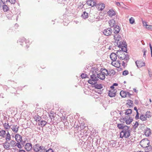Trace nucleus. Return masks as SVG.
Returning a JSON list of instances; mask_svg holds the SVG:
<instances>
[{"label":"nucleus","instance_id":"47","mask_svg":"<svg viewBox=\"0 0 152 152\" xmlns=\"http://www.w3.org/2000/svg\"><path fill=\"white\" fill-rule=\"evenodd\" d=\"M127 63H126V61L125 62L123 61L122 64V66H123L124 68H125L127 66Z\"/></svg>","mask_w":152,"mask_h":152},{"label":"nucleus","instance_id":"15","mask_svg":"<svg viewBox=\"0 0 152 152\" xmlns=\"http://www.w3.org/2000/svg\"><path fill=\"white\" fill-rule=\"evenodd\" d=\"M96 77L102 80H103L105 78L104 74L103 73V72L102 71H101V73H100L97 74V76Z\"/></svg>","mask_w":152,"mask_h":152},{"label":"nucleus","instance_id":"51","mask_svg":"<svg viewBox=\"0 0 152 152\" xmlns=\"http://www.w3.org/2000/svg\"><path fill=\"white\" fill-rule=\"evenodd\" d=\"M142 23L143 25L144 26H148V25L147 24V23L145 21H142Z\"/></svg>","mask_w":152,"mask_h":152},{"label":"nucleus","instance_id":"12","mask_svg":"<svg viewBox=\"0 0 152 152\" xmlns=\"http://www.w3.org/2000/svg\"><path fill=\"white\" fill-rule=\"evenodd\" d=\"M113 32L115 34H118L119 32L121 29L120 27L117 25H116L113 28Z\"/></svg>","mask_w":152,"mask_h":152},{"label":"nucleus","instance_id":"39","mask_svg":"<svg viewBox=\"0 0 152 152\" xmlns=\"http://www.w3.org/2000/svg\"><path fill=\"white\" fill-rule=\"evenodd\" d=\"M7 2H9L11 4H14L16 2V0H6Z\"/></svg>","mask_w":152,"mask_h":152},{"label":"nucleus","instance_id":"61","mask_svg":"<svg viewBox=\"0 0 152 152\" xmlns=\"http://www.w3.org/2000/svg\"><path fill=\"white\" fill-rule=\"evenodd\" d=\"M139 118V115H136V116H135V119L136 120H137Z\"/></svg>","mask_w":152,"mask_h":152},{"label":"nucleus","instance_id":"62","mask_svg":"<svg viewBox=\"0 0 152 152\" xmlns=\"http://www.w3.org/2000/svg\"><path fill=\"white\" fill-rule=\"evenodd\" d=\"M151 113H150V114H147V117H148V118H150L151 116Z\"/></svg>","mask_w":152,"mask_h":152},{"label":"nucleus","instance_id":"55","mask_svg":"<svg viewBox=\"0 0 152 152\" xmlns=\"http://www.w3.org/2000/svg\"><path fill=\"white\" fill-rule=\"evenodd\" d=\"M100 71H105L106 72H109V71H108V70H107V69H103L102 68L100 70Z\"/></svg>","mask_w":152,"mask_h":152},{"label":"nucleus","instance_id":"16","mask_svg":"<svg viewBox=\"0 0 152 152\" xmlns=\"http://www.w3.org/2000/svg\"><path fill=\"white\" fill-rule=\"evenodd\" d=\"M15 138L17 142H21L22 141V136L18 134H17L15 135Z\"/></svg>","mask_w":152,"mask_h":152},{"label":"nucleus","instance_id":"17","mask_svg":"<svg viewBox=\"0 0 152 152\" xmlns=\"http://www.w3.org/2000/svg\"><path fill=\"white\" fill-rule=\"evenodd\" d=\"M87 3L88 5L92 7L96 6V2L93 0H90L88 1L87 2Z\"/></svg>","mask_w":152,"mask_h":152},{"label":"nucleus","instance_id":"4","mask_svg":"<svg viewBox=\"0 0 152 152\" xmlns=\"http://www.w3.org/2000/svg\"><path fill=\"white\" fill-rule=\"evenodd\" d=\"M124 52L118 53L117 54L118 57L121 60H125L126 63H127L129 59V56L128 54H125V53H124Z\"/></svg>","mask_w":152,"mask_h":152},{"label":"nucleus","instance_id":"6","mask_svg":"<svg viewBox=\"0 0 152 152\" xmlns=\"http://www.w3.org/2000/svg\"><path fill=\"white\" fill-rule=\"evenodd\" d=\"M26 39L24 38H23L22 39H19L18 41V42L20 43V44L22 45H25L27 48L29 47V44L28 43V44H27V43Z\"/></svg>","mask_w":152,"mask_h":152},{"label":"nucleus","instance_id":"56","mask_svg":"<svg viewBox=\"0 0 152 152\" xmlns=\"http://www.w3.org/2000/svg\"><path fill=\"white\" fill-rule=\"evenodd\" d=\"M110 88L111 89V90H116V89H115L114 88H115V87H114L112 85V86H111L110 87Z\"/></svg>","mask_w":152,"mask_h":152},{"label":"nucleus","instance_id":"54","mask_svg":"<svg viewBox=\"0 0 152 152\" xmlns=\"http://www.w3.org/2000/svg\"><path fill=\"white\" fill-rule=\"evenodd\" d=\"M150 113H151V112H150V111H147V112H146V114H145L144 115L146 116L147 117V118L148 117H147V114H150Z\"/></svg>","mask_w":152,"mask_h":152},{"label":"nucleus","instance_id":"10","mask_svg":"<svg viewBox=\"0 0 152 152\" xmlns=\"http://www.w3.org/2000/svg\"><path fill=\"white\" fill-rule=\"evenodd\" d=\"M117 57H118V54L114 53H112L110 55V57L112 61L114 62L116 61Z\"/></svg>","mask_w":152,"mask_h":152},{"label":"nucleus","instance_id":"35","mask_svg":"<svg viewBox=\"0 0 152 152\" xmlns=\"http://www.w3.org/2000/svg\"><path fill=\"white\" fill-rule=\"evenodd\" d=\"M16 143L15 141L13 140H12L10 142V145L12 147H13L14 146H15Z\"/></svg>","mask_w":152,"mask_h":152},{"label":"nucleus","instance_id":"30","mask_svg":"<svg viewBox=\"0 0 152 152\" xmlns=\"http://www.w3.org/2000/svg\"><path fill=\"white\" fill-rule=\"evenodd\" d=\"M120 95L122 97H125L126 96V92L121 91L120 93Z\"/></svg>","mask_w":152,"mask_h":152},{"label":"nucleus","instance_id":"3","mask_svg":"<svg viewBox=\"0 0 152 152\" xmlns=\"http://www.w3.org/2000/svg\"><path fill=\"white\" fill-rule=\"evenodd\" d=\"M126 129H124L122 130L120 134V137L121 138L125 137L126 138H128L130 135L131 130L129 128V126H128Z\"/></svg>","mask_w":152,"mask_h":152},{"label":"nucleus","instance_id":"1","mask_svg":"<svg viewBox=\"0 0 152 152\" xmlns=\"http://www.w3.org/2000/svg\"><path fill=\"white\" fill-rule=\"evenodd\" d=\"M93 74L91 75V79L88 81V83L92 85L96 88L101 89L103 88L102 85L101 84L97 83V81L98 80V78L96 77L95 73L94 72H92Z\"/></svg>","mask_w":152,"mask_h":152},{"label":"nucleus","instance_id":"49","mask_svg":"<svg viewBox=\"0 0 152 152\" xmlns=\"http://www.w3.org/2000/svg\"><path fill=\"white\" fill-rule=\"evenodd\" d=\"M45 152H53V150L51 148H49L47 150L45 151Z\"/></svg>","mask_w":152,"mask_h":152},{"label":"nucleus","instance_id":"50","mask_svg":"<svg viewBox=\"0 0 152 152\" xmlns=\"http://www.w3.org/2000/svg\"><path fill=\"white\" fill-rule=\"evenodd\" d=\"M146 28L147 29L152 31V26L148 25Z\"/></svg>","mask_w":152,"mask_h":152},{"label":"nucleus","instance_id":"13","mask_svg":"<svg viewBox=\"0 0 152 152\" xmlns=\"http://www.w3.org/2000/svg\"><path fill=\"white\" fill-rule=\"evenodd\" d=\"M117 92V90H109L108 93V96L110 97H112L115 96Z\"/></svg>","mask_w":152,"mask_h":152},{"label":"nucleus","instance_id":"36","mask_svg":"<svg viewBox=\"0 0 152 152\" xmlns=\"http://www.w3.org/2000/svg\"><path fill=\"white\" fill-rule=\"evenodd\" d=\"M109 75L110 76L113 75L115 74V72L113 69H111L109 71Z\"/></svg>","mask_w":152,"mask_h":152},{"label":"nucleus","instance_id":"25","mask_svg":"<svg viewBox=\"0 0 152 152\" xmlns=\"http://www.w3.org/2000/svg\"><path fill=\"white\" fill-rule=\"evenodd\" d=\"M47 122L44 120H41L39 122V125L42 127H44L46 124Z\"/></svg>","mask_w":152,"mask_h":152},{"label":"nucleus","instance_id":"63","mask_svg":"<svg viewBox=\"0 0 152 152\" xmlns=\"http://www.w3.org/2000/svg\"><path fill=\"white\" fill-rule=\"evenodd\" d=\"M149 75L150 77H151L152 76V74H151V72H150V71H148Z\"/></svg>","mask_w":152,"mask_h":152},{"label":"nucleus","instance_id":"44","mask_svg":"<svg viewBox=\"0 0 152 152\" xmlns=\"http://www.w3.org/2000/svg\"><path fill=\"white\" fill-rule=\"evenodd\" d=\"M129 74V72L127 70H125L123 72V75L124 76H126Z\"/></svg>","mask_w":152,"mask_h":152},{"label":"nucleus","instance_id":"42","mask_svg":"<svg viewBox=\"0 0 152 152\" xmlns=\"http://www.w3.org/2000/svg\"><path fill=\"white\" fill-rule=\"evenodd\" d=\"M133 124H134L133 127L134 128L136 129L137 127L138 126L139 124L137 121H136L135 123H133Z\"/></svg>","mask_w":152,"mask_h":152},{"label":"nucleus","instance_id":"41","mask_svg":"<svg viewBox=\"0 0 152 152\" xmlns=\"http://www.w3.org/2000/svg\"><path fill=\"white\" fill-rule=\"evenodd\" d=\"M129 20L130 23L131 24H133L135 21L134 19L132 17H131L129 19Z\"/></svg>","mask_w":152,"mask_h":152},{"label":"nucleus","instance_id":"58","mask_svg":"<svg viewBox=\"0 0 152 152\" xmlns=\"http://www.w3.org/2000/svg\"><path fill=\"white\" fill-rule=\"evenodd\" d=\"M18 152H26V151L23 149H19L18 150Z\"/></svg>","mask_w":152,"mask_h":152},{"label":"nucleus","instance_id":"33","mask_svg":"<svg viewBox=\"0 0 152 152\" xmlns=\"http://www.w3.org/2000/svg\"><path fill=\"white\" fill-rule=\"evenodd\" d=\"M11 137L10 136V134L9 132H8L6 134V136L5 138L6 140V141H9L11 140Z\"/></svg>","mask_w":152,"mask_h":152},{"label":"nucleus","instance_id":"46","mask_svg":"<svg viewBox=\"0 0 152 152\" xmlns=\"http://www.w3.org/2000/svg\"><path fill=\"white\" fill-rule=\"evenodd\" d=\"M114 38L115 40V42H117V43H119V39L117 38V37H116V36H114Z\"/></svg>","mask_w":152,"mask_h":152},{"label":"nucleus","instance_id":"48","mask_svg":"<svg viewBox=\"0 0 152 152\" xmlns=\"http://www.w3.org/2000/svg\"><path fill=\"white\" fill-rule=\"evenodd\" d=\"M142 51L144 53V54H143V57H145H145L146 56V55L145 54V53L146 52L147 50L145 49H144L142 50Z\"/></svg>","mask_w":152,"mask_h":152},{"label":"nucleus","instance_id":"14","mask_svg":"<svg viewBox=\"0 0 152 152\" xmlns=\"http://www.w3.org/2000/svg\"><path fill=\"white\" fill-rule=\"evenodd\" d=\"M25 148L26 151H29L33 148L32 145L30 143H27L25 145Z\"/></svg>","mask_w":152,"mask_h":152},{"label":"nucleus","instance_id":"45","mask_svg":"<svg viewBox=\"0 0 152 152\" xmlns=\"http://www.w3.org/2000/svg\"><path fill=\"white\" fill-rule=\"evenodd\" d=\"M87 75L86 74H85L83 73H82L81 75V78L83 79L87 77Z\"/></svg>","mask_w":152,"mask_h":152},{"label":"nucleus","instance_id":"32","mask_svg":"<svg viewBox=\"0 0 152 152\" xmlns=\"http://www.w3.org/2000/svg\"><path fill=\"white\" fill-rule=\"evenodd\" d=\"M4 128L6 129H9L11 128V125H9L8 123H5L4 124Z\"/></svg>","mask_w":152,"mask_h":152},{"label":"nucleus","instance_id":"9","mask_svg":"<svg viewBox=\"0 0 152 152\" xmlns=\"http://www.w3.org/2000/svg\"><path fill=\"white\" fill-rule=\"evenodd\" d=\"M19 127L17 125H11V129L12 131L15 133H16L18 132Z\"/></svg>","mask_w":152,"mask_h":152},{"label":"nucleus","instance_id":"18","mask_svg":"<svg viewBox=\"0 0 152 152\" xmlns=\"http://www.w3.org/2000/svg\"><path fill=\"white\" fill-rule=\"evenodd\" d=\"M8 141H6L3 143V146L4 148L6 150H8L10 149V144Z\"/></svg>","mask_w":152,"mask_h":152},{"label":"nucleus","instance_id":"57","mask_svg":"<svg viewBox=\"0 0 152 152\" xmlns=\"http://www.w3.org/2000/svg\"><path fill=\"white\" fill-rule=\"evenodd\" d=\"M134 103L136 104H138V103H139V101L138 100H137V99H135V100H134Z\"/></svg>","mask_w":152,"mask_h":152},{"label":"nucleus","instance_id":"26","mask_svg":"<svg viewBox=\"0 0 152 152\" xmlns=\"http://www.w3.org/2000/svg\"><path fill=\"white\" fill-rule=\"evenodd\" d=\"M34 118L36 121L37 122L39 121V122L42 119L41 117L38 115H34Z\"/></svg>","mask_w":152,"mask_h":152},{"label":"nucleus","instance_id":"7","mask_svg":"<svg viewBox=\"0 0 152 152\" xmlns=\"http://www.w3.org/2000/svg\"><path fill=\"white\" fill-rule=\"evenodd\" d=\"M128 117L127 116L126 118V116L124 118H121V120H123L124 121L126 124L128 125L130 124L133 121V119L130 117H129L128 118Z\"/></svg>","mask_w":152,"mask_h":152},{"label":"nucleus","instance_id":"21","mask_svg":"<svg viewBox=\"0 0 152 152\" xmlns=\"http://www.w3.org/2000/svg\"><path fill=\"white\" fill-rule=\"evenodd\" d=\"M151 129L149 128H147L145 130L144 133L145 135L147 137H148L151 134Z\"/></svg>","mask_w":152,"mask_h":152},{"label":"nucleus","instance_id":"11","mask_svg":"<svg viewBox=\"0 0 152 152\" xmlns=\"http://www.w3.org/2000/svg\"><path fill=\"white\" fill-rule=\"evenodd\" d=\"M135 64L138 68H140L145 65V63L141 61H137L135 62Z\"/></svg>","mask_w":152,"mask_h":152},{"label":"nucleus","instance_id":"53","mask_svg":"<svg viewBox=\"0 0 152 152\" xmlns=\"http://www.w3.org/2000/svg\"><path fill=\"white\" fill-rule=\"evenodd\" d=\"M117 63V66H121V61H116Z\"/></svg>","mask_w":152,"mask_h":152},{"label":"nucleus","instance_id":"37","mask_svg":"<svg viewBox=\"0 0 152 152\" xmlns=\"http://www.w3.org/2000/svg\"><path fill=\"white\" fill-rule=\"evenodd\" d=\"M117 141H116L115 140H112L110 142V144L112 145V146L114 147L116 145V144Z\"/></svg>","mask_w":152,"mask_h":152},{"label":"nucleus","instance_id":"31","mask_svg":"<svg viewBox=\"0 0 152 152\" xmlns=\"http://www.w3.org/2000/svg\"><path fill=\"white\" fill-rule=\"evenodd\" d=\"M3 10L5 12H7L9 10V7L6 5L4 4L3 6Z\"/></svg>","mask_w":152,"mask_h":152},{"label":"nucleus","instance_id":"60","mask_svg":"<svg viewBox=\"0 0 152 152\" xmlns=\"http://www.w3.org/2000/svg\"><path fill=\"white\" fill-rule=\"evenodd\" d=\"M21 142V144L23 146H24L25 141H22V140Z\"/></svg>","mask_w":152,"mask_h":152},{"label":"nucleus","instance_id":"5","mask_svg":"<svg viewBox=\"0 0 152 152\" xmlns=\"http://www.w3.org/2000/svg\"><path fill=\"white\" fill-rule=\"evenodd\" d=\"M140 144L142 147L144 148L150 145V142L147 138H144L142 139L140 142Z\"/></svg>","mask_w":152,"mask_h":152},{"label":"nucleus","instance_id":"23","mask_svg":"<svg viewBox=\"0 0 152 152\" xmlns=\"http://www.w3.org/2000/svg\"><path fill=\"white\" fill-rule=\"evenodd\" d=\"M126 104L128 105L129 107H133V102L131 100H127Z\"/></svg>","mask_w":152,"mask_h":152},{"label":"nucleus","instance_id":"22","mask_svg":"<svg viewBox=\"0 0 152 152\" xmlns=\"http://www.w3.org/2000/svg\"><path fill=\"white\" fill-rule=\"evenodd\" d=\"M107 13L109 15L110 17L114 16L116 14L115 12L112 9L110 10L107 12Z\"/></svg>","mask_w":152,"mask_h":152},{"label":"nucleus","instance_id":"20","mask_svg":"<svg viewBox=\"0 0 152 152\" xmlns=\"http://www.w3.org/2000/svg\"><path fill=\"white\" fill-rule=\"evenodd\" d=\"M127 126L124 125L123 124H117V127L119 129H121L122 130H124V129H126Z\"/></svg>","mask_w":152,"mask_h":152},{"label":"nucleus","instance_id":"38","mask_svg":"<svg viewBox=\"0 0 152 152\" xmlns=\"http://www.w3.org/2000/svg\"><path fill=\"white\" fill-rule=\"evenodd\" d=\"M15 146H17L18 148L20 149L22 148H23V146H22L20 142H17Z\"/></svg>","mask_w":152,"mask_h":152},{"label":"nucleus","instance_id":"64","mask_svg":"<svg viewBox=\"0 0 152 152\" xmlns=\"http://www.w3.org/2000/svg\"><path fill=\"white\" fill-rule=\"evenodd\" d=\"M118 83H114L113 85V86H118Z\"/></svg>","mask_w":152,"mask_h":152},{"label":"nucleus","instance_id":"19","mask_svg":"<svg viewBox=\"0 0 152 152\" xmlns=\"http://www.w3.org/2000/svg\"><path fill=\"white\" fill-rule=\"evenodd\" d=\"M144 148L145 151V152H152V146L151 145H149L145 147Z\"/></svg>","mask_w":152,"mask_h":152},{"label":"nucleus","instance_id":"29","mask_svg":"<svg viewBox=\"0 0 152 152\" xmlns=\"http://www.w3.org/2000/svg\"><path fill=\"white\" fill-rule=\"evenodd\" d=\"M140 119L142 121H145L147 120L146 116H145L143 114H141L140 115Z\"/></svg>","mask_w":152,"mask_h":152},{"label":"nucleus","instance_id":"52","mask_svg":"<svg viewBox=\"0 0 152 152\" xmlns=\"http://www.w3.org/2000/svg\"><path fill=\"white\" fill-rule=\"evenodd\" d=\"M132 94H130L129 92H126V96L127 95L129 97H130Z\"/></svg>","mask_w":152,"mask_h":152},{"label":"nucleus","instance_id":"43","mask_svg":"<svg viewBox=\"0 0 152 152\" xmlns=\"http://www.w3.org/2000/svg\"><path fill=\"white\" fill-rule=\"evenodd\" d=\"M99 6L101 7L100 10H102L105 8V4H104L102 3L99 5Z\"/></svg>","mask_w":152,"mask_h":152},{"label":"nucleus","instance_id":"8","mask_svg":"<svg viewBox=\"0 0 152 152\" xmlns=\"http://www.w3.org/2000/svg\"><path fill=\"white\" fill-rule=\"evenodd\" d=\"M112 33V30L111 28H108L104 29L103 32V34L107 36L110 35Z\"/></svg>","mask_w":152,"mask_h":152},{"label":"nucleus","instance_id":"24","mask_svg":"<svg viewBox=\"0 0 152 152\" xmlns=\"http://www.w3.org/2000/svg\"><path fill=\"white\" fill-rule=\"evenodd\" d=\"M109 23L110 24V26L111 28H113L115 26V21L114 20H110L109 21Z\"/></svg>","mask_w":152,"mask_h":152},{"label":"nucleus","instance_id":"28","mask_svg":"<svg viewBox=\"0 0 152 152\" xmlns=\"http://www.w3.org/2000/svg\"><path fill=\"white\" fill-rule=\"evenodd\" d=\"M81 17L83 19H86L88 17V14L86 12H84L81 15Z\"/></svg>","mask_w":152,"mask_h":152},{"label":"nucleus","instance_id":"2","mask_svg":"<svg viewBox=\"0 0 152 152\" xmlns=\"http://www.w3.org/2000/svg\"><path fill=\"white\" fill-rule=\"evenodd\" d=\"M117 45L119 48H121V50L117 51L116 52L117 54H118L119 52L122 53V52L127 53V45L125 41H119V43H117Z\"/></svg>","mask_w":152,"mask_h":152},{"label":"nucleus","instance_id":"34","mask_svg":"<svg viewBox=\"0 0 152 152\" xmlns=\"http://www.w3.org/2000/svg\"><path fill=\"white\" fill-rule=\"evenodd\" d=\"M132 110L131 109H129L126 110L125 113L126 115H129L132 113Z\"/></svg>","mask_w":152,"mask_h":152},{"label":"nucleus","instance_id":"40","mask_svg":"<svg viewBox=\"0 0 152 152\" xmlns=\"http://www.w3.org/2000/svg\"><path fill=\"white\" fill-rule=\"evenodd\" d=\"M117 63L116 62V61H115L114 62L113 61L112 62L111 64L113 65L114 66H115V67H116L118 68V67H119L120 66H117Z\"/></svg>","mask_w":152,"mask_h":152},{"label":"nucleus","instance_id":"59","mask_svg":"<svg viewBox=\"0 0 152 152\" xmlns=\"http://www.w3.org/2000/svg\"><path fill=\"white\" fill-rule=\"evenodd\" d=\"M116 4L118 6H122V5H121L120 2H117L116 3Z\"/></svg>","mask_w":152,"mask_h":152},{"label":"nucleus","instance_id":"27","mask_svg":"<svg viewBox=\"0 0 152 152\" xmlns=\"http://www.w3.org/2000/svg\"><path fill=\"white\" fill-rule=\"evenodd\" d=\"M6 132L5 130H1L0 131V136L3 138H4L5 137Z\"/></svg>","mask_w":152,"mask_h":152}]
</instances>
